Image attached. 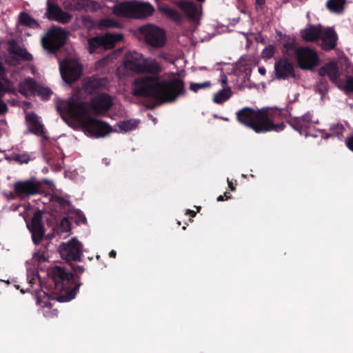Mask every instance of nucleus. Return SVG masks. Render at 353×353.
<instances>
[{"mask_svg": "<svg viewBox=\"0 0 353 353\" xmlns=\"http://www.w3.org/2000/svg\"><path fill=\"white\" fill-rule=\"evenodd\" d=\"M162 70V63L156 59H143L140 73L148 75L134 80L132 96L153 98L157 104L161 105L172 103L181 94H185L183 80L177 78L161 80L159 75Z\"/></svg>", "mask_w": 353, "mask_h": 353, "instance_id": "f257e3e1", "label": "nucleus"}, {"mask_svg": "<svg viewBox=\"0 0 353 353\" xmlns=\"http://www.w3.org/2000/svg\"><path fill=\"white\" fill-rule=\"evenodd\" d=\"M112 104L111 96L109 94L101 93L92 97L90 105L84 101L70 102L67 110L70 118L80 123L90 137L99 139L105 137L114 130L108 123L91 117L90 108L97 114H104L110 110Z\"/></svg>", "mask_w": 353, "mask_h": 353, "instance_id": "f03ea898", "label": "nucleus"}, {"mask_svg": "<svg viewBox=\"0 0 353 353\" xmlns=\"http://www.w3.org/2000/svg\"><path fill=\"white\" fill-rule=\"evenodd\" d=\"M284 116L281 109L270 108L258 110L244 108L236 112L238 122L252 129L256 134L283 131L285 127L283 122Z\"/></svg>", "mask_w": 353, "mask_h": 353, "instance_id": "7ed1b4c3", "label": "nucleus"}, {"mask_svg": "<svg viewBox=\"0 0 353 353\" xmlns=\"http://www.w3.org/2000/svg\"><path fill=\"white\" fill-rule=\"evenodd\" d=\"M49 274L54 283V289L60 292H64L57 296L60 303L68 302L74 299L82 283L80 277L75 279L74 274L64 266L55 265Z\"/></svg>", "mask_w": 353, "mask_h": 353, "instance_id": "20e7f679", "label": "nucleus"}, {"mask_svg": "<svg viewBox=\"0 0 353 353\" xmlns=\"http://www.w3.org/2000/svg\"><path fill=\"white\" fill-rule=\"evenodd\" d=\"M154 6L147 2L138 1H123L114 4L112 12L117 17L128 19H143L153 14Z\"/></svg>", "mask_w": 353, "mask_h": 353, "instance_id": "39448f33", "label": "nucleus"}, {"mask_svg": "<svg viewBox=\"0 0 353 353\" xmlns=\"http://www.w3.org/2000/svg\"><path fill=\"white\" fill-rule=\"evenodd\" d=\"M139 31L145 43L154 48H161L166 43V34L155 25L148 23L142 26Z\"/></svg>", "mask_w": 353, "mask_h": 353, "instance_id": "423d86ee", "label": "nucleus"}, {"mask_svg": "<svg viewBox=\"0 0 353 353\" xmlns=\"http://www.w3.org/2000/svg\"><path fill=\"white\" fill-rule=\"evenodd\" d=\"M67 34L62 28L54 27L42 38L43 48L52 54H55L65 45Z\"/></svg>", "mask_w": 353, "mask_h": 353, "instance_id": "0eeeda50", "label": "nucleus"}, {"mask_svg": "<svg viewBox=\"0 0 353 353\" xmlns=\"http://www.w3.org/2000/svg\"><path fill=\"white\" fill-rule=\"evenodd\" d=\"M42 192V183L35 179L18 181L13 184V199H27Z\"/></svg>", "mask_w": 353, "mask_h": 353, "instance_id": "6e6552de", "label": "nucleus"}, {"mask_svg": "<svg viewBox=\"0 0 353 353\" xmlns=\"http://www.w3.org/2000/svg\"><path fill=\"white\" fill-rule=\"evenodd\" d=\"M296 61L302 70H312L319 63V57L314 50L300 47L296 50Z\"/></svg>", "mask_w": 353, "mask_h": 353, "instance_id": "1a4fd4ad", "label": "nucleus"}, {"mask_svg": "<svg viewBox=\"0 0 353 353\" xmlns=\"http://www.w3.org/2000/svg\"><path fill=\"white\" fill-rule=\"evenodd\" d=\"M62 259L68 262L81 261L82 244L76 238H72L68 243H63L60 247Z\"/></svg>", "mask_w": 353, "mask_h": 353, "instance_id": "9d476101", "label": "nucleus"}, {"mask_svg": "<svg viewBox=\"0 0 353 353\" xmlns=\"http://www.w3.org/2000/svg\"><path fill=\"white\" fill-rule=\"evenodd\" d=\"M32 234V242L38 245L42 241L45 235V227L43 223L42 212L37 211L32 216L30 225H28Z\"/></svg>", "mask_w": 353, "mask_h": 353, "instance_id": "9b49d317", "label": "nucleus"}, {"mask_svg": "<svg viewBox=\"0 0 353 353\" xmlns=\"http://www.w3.org/2000/svg\"><path fill=\"white\" fill-rule=\"evenodd\" d=\"M60 70L62 79L66 83H70L79 79L82 72V67L77 61H70L61 65Z\"/></svg>", "mask_w": 353, "mask_h": 353, "instance_id": "f8f14e48", "label": "nucleus"}, {"mask_svg": "<svg viewBox=\"0 0 353 353\" xmlns=\"http://www.w3.org/2000/svg\"><path fill=\"white\" fill-rule=\"evenodd\" d=\"M25 122L30 133L47 139L45 125L34 112H29L25 114Z\"/></svg>", "mask_w": 353, "mask_h": 353, "instance_id": "ddd939ff", "label": "nucleus"}, {"mask_svg": "<svg viewBox=\"0 0 353 353\" xmlns=\"http://www.w3.org/2000/svg\"><path fill=\"white\" fill-rule=\"evenodd\" d=\"M274 74L277 79H288L295 77L294 67L287 58H281L274 63Z\"/></svg>", "mask_w": 353, "mask_h": 353, "instance_id": "4468645a", "label": "nucleus"}, {"mask_svg": "<svg viewBox=\"0 0 353 353\" xmlns=\"http://www.w3.org/2000/svg\"><path fill=\"white\" fill-rule=\"evenodd\" d=\"M47 14L49 20L67 23L72 19V15L63 11L57 4L48 2Z\"/></svg>", "mask_w": 353, "mask_h": 353, "instance_id": "2eb2a0df", "label": "nucleus"}, {"mask_svg": "<svg viewBox=\"0 0 353 353\" xmlns=\"http://www.w3.org/2000/svg\"><path fill=\"white\" fill-rule=\"evenodd\" d=\"M318 74L320 77L325 78L327 76L330 81L336 85L337 82L340 81V72L339 68L337 63L334 62H329L325 63L323 65L320 67L318 70Z\"/></svg>", "mask_w": 353, "mask_h": 353, "instance_id": "dca6fc26", "label": "nucleus"}, {"mask_svg": "<svg viewBox=\"0 0 353 353\" xmlns=\"http://www.w3.org/2000/svg\"><path fill=\"white\" fill-rule=\"evenodd\" d=\"M319 39L322 41L323 50H332L337 46V34L332 28L323 29Z\"/></svg>", "mask_w": 353, "mask_h": 353, "instance_id": "f3484780", "label": "nucleus"}, {"mask_svg": "<svg viewBox=\"0 0 353 353\" xmlns=\"http://www.w3.org/2000/svg\"><path fill=\"white\" fill-rule=\"evenodd\" d=\"M8 51L18 57L22 61H31L33 59L32 55L24 48L19 46L17 41L14 39L8 41Z\"/></svg>", "mask_w": 353, "mask_h": 353, "instance_id": "a211bd4d", "label": "nucleus"}, {"mask_svg": "<svg viewBox=\"0 0 353 353\" xmlns=\"http://www.w3.org/2000/svg\"><path fill=\"white\" fill-rule=\"evenodd\" d=\"M175 5L185 14L189 19L196 20L198 18L199 9L193 2L179 1L175 3Z\"/></svg>", "mask_w": 353, "mask_h": 353, "instance_id": "6ab92c4d", "label": "nucleus"}, {"mask_svg": "<svg viewBox=\"0 0 353 353\" xmlns=\"http://www.w3.org/2000/svg\"><path fill=\"white\" fill-rule=\"evenodd\" d=\"M323 27L320 25H311L309 28L301 31V36L305 41H315L322 35Z\"/></svg>", "mask_w": 353, "mask_h": 353, "instance_id": "aec40b11", "label": "nucleus"}, {"mask_svg": "<svg viewBox=\"0 0 353 353\" xmlns=\"http://www.w3.org/2000/svg\"><path fill=\"white\" fill-rule=\"evenodd\" d=\"M141 57V54L137 52H129L125 55L124 60L125 67L134 72L140 73L141 63L138 61Z\"/></svg>", "mask_w": 353, "mask_h": 353, "instance_id": "412c9836", "label": "nucleus"}, {"mask_svg": "<svg viewBox=\"0 0 353 353\" xmlns=\"http://www.w3.org/2000/svg\"><path fill=\"white\" fill-rule=\"evenodd\" d=\"M38 84L32 78L25 79L19 85V92L25 97L34 96L36 93Z\"/></svg>", "mask_w": 353, "mask_h": 353, "instance_id": "4be33fe9", "label": "nucleus"}, {"mask_svg": "<svg viewBox=\"0 0 353 353\" xmlns=\"http://www.w3.org/2000/svg\"><path fill=\"white\" fill-rule=\"evenodd\" d=\"M104 79H88L84 80L82 89L87 94H92L104 86Z\"/></svg>", "mask_w": 353, "mask_h": 353, "instance_id": "5701e85b", "label": "nucleus"}, {"mask_svg": "<svg viewBox=\"0 0 353 353\" xmlns=\"http://www.w3.org/2000/svg\"><path fill=\"white\" fill-rule=\"evenodd\" d=\"M103 37L105 49L110 50L114 47L117 42L123 39V34L121 33H107L102 36Z\"/></svg>", "mask_w": 353, "mask_h": 353, "instance_id": "b1692460", "label": "nucleus"}, {"mask_svg": "<svg viewBox=\"0 0 353 353\" xmlns=\"http://www.w3.org/2000/svg\"><path fill=\"white\" fill-rule=\"evenodd\" d=\"M89 52L94 53L98 50H106L102 36L91 37L88 40Z\"/></svg>", "mask_w": 353, "mask_h": 353, "instance_id": "393cba45", "label": "nucleus"}, {"mask_svg": "<svg viewBox=\"0 0 353 353\" xmlns=\"http://www.w3.org/2000/svg\"><path fill=\"white\" fill-rule=\"evenodd\" d=\"M19 21L22 26H28L31 28H39V23L25 12L20 13Z\"/></svg>", "mask_w": 353, "mask_h": 353, "instance_id": "a878e982", "label": "nucleus"}, {"mask_svg": "<svg viewBox=\"0 0 353 353\" xmlns=\"http://www.w3.org/2000/svg\"><path fill=\"white\" fill-rule=\"evenodd\" d=\"M232 96V90L230 87L223 88L214 94V102L217 104H221Z\"/></svg>", "mask_w": 353, "mask_h": 353, "instance_id": "bb28decb", "label": "nucleus"}, {"mask_svg": "<svg viewBox=\"0 0 353 353\" xmlns=\"http://www.w3.org/2000/svg\"><path fill=\"white\" fill-rule=\"evenodd\" d=\"M336 88L342 90L346 94L353 93V77L348 75L346 76L345 83H343L342 80H340L336 84Z\"/></svg>", "mask_w": 353, "mask_h": 353, "instance_id": "cd10ccee", "label": "nucleus"}, {"mask_svg": "<svg viewBox=\"0 0 353 353\" xmlns=\"http://www.w3.org/2000/svg\"><path fill=\"white\" fill-rule=\"evenodd\" d=\"M330 132L326 135V138L336 137L341 139L343 137V133L345 130L343 124H332L329 128Z\"/></svg>", "mask_w": 353, "mask_h": 353, "instance_id": "c85d7f7f", "label": "nucleus"}, {"mask_svg": "<svg viewBox=\"0 0 353 353\" xmlns=\"http://www.w3.org/2000/svg\"><path fill=\"white\" fill-rule=\"evenodd\" d=\"M345 3V0H328L326 6L332 12L341 13L344 9Z\"/></svg>", "mask_w": 353, "mask_h": 353, "instance_id": "c756f323", "label": "nucleus"}, {"mask_svg": "<svg viewBox=\"0 0 353 353\" xmlns=\"http://www.w3.org/2000/svg\"><path fill=\"white\" fill-rule=\"evenodd\" d=\"M329 90V84L328 81L326 78L323 77H320V79H319L316 85V92L324 96L326 94H327Z\"/></svg>", "mask_w": 353, "mask_h": 353, "instance_id": "7c9ffc66", "label": "nucleus"}, {"mask_svg": "<svg viewBox=\"0 0 353 353\" xmlns=\"http://www.w3.org/2000/svg\"><path fill=\"white\" fill-rule=\"evenodd\" d=\"M288 124L296 131L301 133L302 131L305 130L309 128L308 125L301 119L300 117H294L288 121Z\"/></svg>", "mask_w": 353, "mask_h": 353, "instance_id": "2f4dec72", "label": "nucleus"}, {"mask_svg": "<svg viewBox=\"0 0 353 353\" xmlns=\"http://www.w3.org/2000/svg\"><path fill=\"white\" fill-rule=\"evenodd\" d=\"M138 123L134 120L123 121L117 123L120 132H128L137 127Z\"/></svg>", "mask_w": 353, "mask_h": 353, "instance_id": "473e14b6", "label": "nucleus"}, {"mask_svg": "<svg viewBox=\"0 0 353 353\" xmlns=\"http://www.w3.org/2000/svg\"><path fill=\"white\" fill-rule=\"evenodd\" d=\"M100 26L105 28H120L122 27L119 21L112 19H105L100 21Z\"/></svg>", "mask_w": 353, "mask_h": 353, "instance_id": "72a5a7b5", "label": "nucleus"}, {"mask_svg": "<svg viewBox=\"0 0 353 353\" xmlns=\"http://www.w3.org/2000/svg\"><path fill=\"white\" fill-rule=\"evenodd\" d=\"M35 94H37V96L41 97L42 99L48 100L52 94V92L49 88L43 87L38 84Z\"/></svg>", "mask_w": 353, "mask_h": 353, "instance_id": "f704fd0d", "label": "nucleus"}, {"mask_svg": "<svg viewBox=\"0 0 353 353\" xmlns=\"http://www.w3.org/2000/svg\"><path fill=\"white\" fill-rule=\"evenodd\" d=\"M164 12H165L168 17L170 18L173 21L177 23H181V21H183L181 14L174 9L168 8L165 9V10H164Z\"/></svg>", "mask_w": 353, "mask_h": 353, "instance_id": "c9c22d12", "label": "nucleus"}, {"mask_svg": "<svg viewBox=\"0 0 353 353\" xmlns=\"http://www.w3.org/2000/svg\"><path fill=\"white\" fill-rule=\"evenodd\" d=\"M211 83L209 81L202 83H190V90L193 92H198L201 89H205L210 88Z\"/></svg>", "mask_w": 353, "mask_h": 353, "instance_id": "e433bc0d", "label": "nucleus"}, {"mask_svg": "<svg viewBox=\"0 0 353 353\" xmlns=\"http://www.w3.org/2000/svg\"><path fill=\"white\" fill-rule=\"evenodd\" d=\"M296 42L294 40L288 41L283 43L282 52L283 54L290 55V52L294 50L296 52Z\"/></svg>", "mask_w": 353, "mask_h": 353, "instance_id": "4c0bfd02", "label": "nucleus"}, {"mask_svg": "<svg viewBox=\"0 0 353 353\" xmlns=\"http://www.w3.org/2000/svg\"><path fill=\"white\" fill-rule=\"evenodd\" d=\"M31 160L29 153H17L15 155V162L19 164H27Z\"/></svg>", "mask_w": 353, "mask_h": 353, "instance_id": "58836bf2", "label": "nucleus"}, {"mask_svg": "<svg viewBox=\"0 0 353 353\" xmlns=\"http://www.w3.org/2000/svg\"><path fill=\"white\" fill-rule=\"evenodd\" d=\"M274 53L275 49L272 46L269 45L263 50L262 56L264 59H269L272 57Z\"/></svg>", "mask_w": 353, "mask_h": 353, "instance_id": "ea45409f", "label": "nucleus"}, {"mask_svg": "<svg viewBox=\"0 0 353 353\" xmlns=\"http://www.w3.org/2000/svg\"><path fill=\"white\" fill-rule=\"evenodd\" d=\"M72 270H73V271L74 272V277H75L76 280H77V277L78 276L80 277L81 274H83L84 272V268L81 265H72Z\"/></svg>", "mask_w": 353, "mask_h": 353, "instance_id": "a19ab883", "label": "nucleus"}, {"mask_svg": "<svg viewBox=\"0 0 353 353\" xmlns=\"http://www.w3.org/2000/svg\"><path fill=\"white\" fill-rule=\"evenodd\" d=\"M158 57L168 62L172 63L171 55L168 52H161L158 54Z\"/></svg>", "mask_w": 353, "mask_h": 353, "instance_id": "79ce46f5", "label": "nucleus"}, {"mask_svg": "<svg viewBox=\"0 0 353 353\" xmlns=\"http://www.w3.org/2000/svg\"><path fill=\"white\" fill-rule=\"evenodd\" d=\"M300 118L307 125L310 126L312 123V114L310 113L304 114L302 117H300Z\"/></svg>", "mask_w": 353, "mask_h": 353, "instance_id": "37998d69", "label": "nucleus"}, {"mask_svg": "<svg viewBox=\"0 0 353 353\" xmlns=\"http://www.w3.org/2000/svg\"><path fill=\"white\" fill-rule=\"evenodd\" d=\"M7 112H8L7 105L3 101V97H0V115L6 114Z\"/></svg>", "mask_w": 353, "mask_h": 353, "instance_id": "c03bdc74", "label": "nucleus"}, {"mask_svg": "<svg viewBox=\"0 0 353 353\" xmlns=\"http://www.w3.org/2000/svg\"><path fill=\"white\" fill-rule=\"evenodd\" d=\"M6 69L3 63L0 61V79H3L6 82H9L8 78L5 77Z\"/></svg>", "mask_w": 353, "mask_h": 353, "instance_id": "a18cd8bd", "label": "nucleus"}, {"mask_svg": "<svg viewBox=\"0 0 353 353\" xmlns=\"http://www.w3.org/2000/svg\"><path fill=\"white\" fill-rule=\"evenodd\" d=\"M347 148L353 152V134L345 139Z\"/></svg>", "mask_w": 353, "mask_h": 353, "instance_id": "49530a36", "label": "nucleus"}, {"mask_svg": "<svg viewBox=\"0 0 353 353\" xmlns=\"http://www.w3.org/2000/svg\"><path fill=\"white\" fill-rule=\"evenodd\" d=\"M232 196L228 192H225L223 195H220L216 200L218 201H223L224 200L231 199Z\"/></svg>", "mask_w": 353, "mask_h": 353, "instance_id": "de8ad7c7", "label": "nucleus"}, {"mask_svg": "<svg viewBox=\"0 0 353 353\" xmlns=\"http://www.w3.org/2000/svg\"><path fill=\"white\" fill-rule=\"evenodd\" d=\"M17 153H11L10 154H5L4 159L8 161H14L15 162V155Z\"/></svg>", "mask_w": 353, "mask_h": 353, "instance_id": "09e8293b", "label": "nucleus"}, {"mask_svg": "<svg viewBox=\"0 0 353 353\" xmlns=\"http://www.w3.org/2000/svg\"><path fill=\"white\" fill-rule=\"evenodd\" d=\"M7 92V90L0 81V97H3L4 94Z\"/></svg>", "mask_w": 353, "mask_h": 353, "instance_id": "8fccbe9b", "label": "nucleus"}, {"mask_svg": "<svg viewBox=\"0 0 353 353\" xmlns=\"http://www.w3.org/2000/svg\"><path fill=\"white\" fill-rule=\"evenodd\" d=\"M228 185H229V188L232 191L236 190L235 185L233 184V183L231 181H230L229 179H228Z\"/></svg>", "mask_w": 353, "mask_h": 353, "instance_id": "3c124183", "label": "nucleus"}, {"mask_svg": "<svg viewBox=\"0 0 353 353\" xmlns=\"http://www.w3.org/2000/svg\"><path fill=\"white\" fill-rule=\"evenodd\" d=\"M258 72H259V73L264 76L266 74V69L265 67L262 66V67H259V68H258Z\"/></svg>", "mask_w": 353, "mask_h": 353, "instance_id": "603ef678", "label": "nucleus"}, {"mask_svg": "<svg viewBox=\"0 0 353 353\" xmlns=\"http://www.w3.org/2000/svg\"><path fill=\"white\" fill-rule=\"evenodd\" d=\"M186 214H189L190 216L194 217L196 215V212L191 210H188L186 212Z\"/></svg>", "mask_w": 353, "mask_h": 353, "instance_id": "864d4df0", "label": "nucleus"}, {"mask_svg": "<svg viewBox=\"0 0 353 353\" xmlns=\"http://www.w3.org/2000/svg\"><path fill=\"white\" fill-rule=\"evenodd\" d=\"M116 255H117V252H116V251H115V250H112L110 252V253H109V256H110V258H113V259H114V258L116 257Z\"/></svg>", "mask_w": 353, "mask_h": 353, "instance_id": "5fc2aeb1", "label": "nucleus"}, {"mask_svg": "<svg viewBox=\"0 0 353 353\" xmlns=\"http://www.w3.org/2000/svg\"><path fill=\"white\" fill-rule=\"evenodd\" d=\"M221 82L223 85L227 83V77L225 75H223L222 76V79L221 80Z\"/></svg>", "mask_w": 353, "mask_h": 353, "instance_id": "6e6d98bb", "label": "nucleus"}, {"mask_svg": "<svg viewBox=\"0 0 353 353\" xmlns=\"http://www.w3.org/2000/svg\"><path fill=\"white\" fill-rule=\"evenodd\" d=\"M265 3V0H256V3L262 6Z\"/></svg>", "mask_w": 353, "mask_h": 353, "instance_id": "4d7b16f0", "label": "nucleus"}, {"mask_svg": "<svg viewBox=\"0 0 353 353\" xmlns=\"http://www.w3.org/2000/svg\"><path fill=\"white\" fill-rule=\"evenodd\" d=\"M196 1H199V2H201V3H203V2L205 1V0H196Z\"/></svg>", "mask_w": 353, "mask_h": 353, "instance_id": "13d9d810", "label": "nucleus"}, {"mask_svg": "<svg viewBox=\"0 0 353 353\" xmlns=\"http://www.w3.org/2000/svg\"><path fill=\"white\" fill-rule=\"evenodd\" d=\"M109 1H111V2H113L115 0H108Z\"/></svg>", "mask_w": 353, "mask_h": 353, "instance_id": "bf43d9fd", "label": "nucleus"}, {"mask_svg": "<svg viewBox=\"0 0 353 353\" xmlns=\"http://www.w3.org/2000/svg\"><path fill=\"white\" fill-rule=\"evenodd\" d=\"M185 228H186L184 226V227L183 228V230H185Z\"/></svg>", "mask_w": 353, "mask_h": 353, "instance_id": "052dcab7", "label": "nucleus"}, {"mask_svg": "<svg viewBox=\"0 0 353 353\" xmlns=\"http://www.w3.org/2000/svg\"><path fill=\"white\" fill-rule=\"evenodd\" d=\"M1 152V150H0V152Z\"/></svg>", "mask_w": 353, "mask_h": 353, "instance_id": "680f3d73", "label": "nucleus"}]
</instances>
